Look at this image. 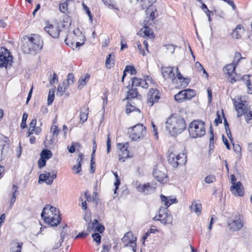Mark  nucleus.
<instances>
[{
  "label": "nucleus",
  "instance_id": "39448f33",
  "mask_svg": "<svg viewBox=\"0 0 252 252\" xmlns=\"http://www.w3.org/2000/svg\"><path fill=\"white\" fill-rule=\"evenodd\" d=\"M189 135L192 138L200 137L205 134V123L200 120H194L189 126Z\"/></svg>",
  "mask_w": 252,
  "mask_h": 252
},
{
  "label": "nucleus",
  "instance_id": "13d9d810",
  "mask_svg": "<svg viewBox=\"0 0 252 252\" xmlns=\"http://www.w3.org/2000/svg\"><path fill=\"white\" fill-rule=\"evenodd\" d=\"M111 245L109 244H105L102 246V250L101 252H109Z\"/></svg>",
  "mask_w": 252,
  "mask_h": 252
},
{
  "label": "nucleus",
  "instance_id": "4468645a",
  "mask_svg": "<svg viewBox=\"0 0 252 252\" xmlns=\"http://www.w3.org/2000/svg\"><path fill=\"white\" fill-rule=\"evenodd\" d=\"M127 148V143L118 144V153L119 157V160L120 161L124 162L126 158L129 157Z\"/></svg>",
  "mask_w": 252,
  "mask_h": 252
},
{
  "label": "nucleus",
  "instance_id": "bb28decb",
  "mask_svg": "<svg viewBox=\"0 0 252 252\" xmlns=\"http://www.w3.org/2000/svg\"><path fill=\"white\" fill-rule=\"evenodd\" d=\"M160 198L161 201L164 202V204L166 206V207H168L170 205L174 203L177 202V199L176 198L169 199L162 194H161Z\"/></svg>",
  "mask_w": 252,
  "mask_h": 252
},
{
  "label": "nucleus",
  "instance_id": "412c9836",
  "mask_svg": "<svg viewBox=\"0 0 252 252\" xmlns=\"http://www.w3.org/2000/svg\"><path fill=\"white\" fill-rule=\"evenodd\" d=\"M83 157V154L81 153L78 156V158H77V159L76 160L77 164L74 165L72 168V169L73 170L75 171V174H79V172L81 170V166H82L81 161L82 160Z\"/></svg>",
  "mask_w": 252,
  "mask_h": 252
},
{
  "label": "nucleus",
  "instance_id": "09e8293b",
  "mask_svg": "<svg viewBox=\"0 0 252 252\" xmlns=\"http://www.w3.org/2000/svg\"><path fill=\"white\" fill-rule=\"evenodd\" d=\"M135 45H136L138 49L139 50V52L140 54L142 55L143 56H146V52L142 49V46L141 43L139 41H136L135 42Z\"/></svg>",
  "mask_w": 252,
  "mask_h": 252
},
{
  "label": "nucleus",
  "instance_id": "de8ad7c7",
  "mask_svg": "<svg viewBox=\"0 0 252 252\" xmlns=\"http://www.w3.org/2000/svg\"><path fill=\"white\" fill-rule=\"evenodd\" d=\"M65 234H66L65 233L63 232V231L61 233V239H62V241L61 242L58 243L55 246H54L53 247V249H58V248H59L61 246L62 243L63 242V238H64V237L65 236Z\"/></svg>",
  "mask_w": 252,
  "mask_h": 252
},
{
  "label": "nucleus",
  "instance_id": "49530a36",
  "mask_svg": "<svg viewBox=\"0 0 252 252\" xmlns=\"http://www.w3.org/2000/svg\"><path fill=\"white\" fill-rule=\"evenodd\" d=\"M164 46L165 47L166 50H168L171 54L174 52L175 49L177 47L174 44H167L164 45Z\"/></svg>",
  "mask_w": 252,
  "mask_h": 252
},
{
  "label": "nucleus",
  "instance_id": "864d4df0",
  "mask_svg": "<svg viewBox=\"0 0 252 252\" xmlns=\"http://www.w3.org/2000/svg\"><path fill=\"white\" fill-rule=\"evenodd\" d=\"M46 163V160L44 158H40L38 161V166L39 168L41 169L42 167L45 166Z\"/></svg>",
  "mask_w": 252,
  "mask_h": 252
},
{
  "label": "nucleus",
  "instance_id": "603ef678",
  "mask_svg": "<svg viewBox=\"0 0 252 252\" xmlns=\"http://www.w3.org/2000/svg\"><path fill=\"white\" fill-rule=\"evenodd\" d=\"M104 230V226L98 223V225H97L95 227V228H94V232H98L100 233H102Z\"/></svg>",
  "mask_w": 252,
  "mask_h": 252
},
{
  "label": "nucleus",
  "instance_id": "423d86ee",
  "mask_svg": "<svg viewBox=\"0 0 252 252\" xmlns=\"http://www.w3.org/2000/svg\"><path fill=\"white\" fill-rule=\"evenodd\" d=\"M187 161V157L184 153L177 154L172 152L168 156V161L174 168L185 164Z\"/></svg>",
  "mask_w": 252,
  "mask_h": 252
},
{
  "label": "nucleus",
  "instance_id": "72a5a7b5",
  "mask_svg": "<svg viewBox=\"0 0 252 252\" xmlns=\"http://www.w3.org/2000/svg\"><path fill=\"white\" fill-rule=\"evenodd\" d=\"M74 76L73 73H70L68 74L67 76V79L66 83V85H67V86L69 87L70 85H72L74 83Z\"/></svg>",
  "mask_w": 252,
  "mask_h": 252
},
{
  "label": "nucleus",
  "instance_id": "f8f14e48",
  "mask_svg": "<svg viewBox=\"0 0 252 252\" xmlns=\"http://www.w3.org/2000/svg\"><path fill=\"white\" fill-rule=\"evenodd\" d=\"M159 98L158 91L156 89H151L147 95V105L152 106L154 103L158 102Z\"/></svg>",
  "mask_w": 252,
  "mask_h": 252
},
{
  "label": "nucleus",
  "instance_id": "e2e57ef3",
  "mask_svg": "<svg viewBox=\"0 0 252 252\" xmlns=\"http://www.w3.org/2000/svg\"><path fill=\"white\" fill-rule=\"evenodd\" d=\"M58 79L57 75L56 74V73H54L53 76L52 78L50 80V83L51 85H52L56 82H58Z\"/></svg>",
  "mask_w": 252,
  "mask_h": 252
},
{
  "label": "nucleus",
  "instance_id": "bf43d9fd",
  "mask_svg": "<svg viewBox=\"0 0 252 252\" xmlns=\"http://www.w3.org/2000/svg\"><path fill=\"white\" fill-rule=\"evenodd\" d=\"M140 87L144 89H147L148 87V84L146 81V79H140Z\"/></svg>",
  "mask_w": 252,
  "mask_h": 252
},
{
  "label": "nucleus",
  "instance_id": "f03ea898",
  "mask_svg": "<svg viewBox=\"0 0 252 252\" xmlns=\"http://www.w3.org/2000/svg\"><path fill=\"white\" fill-rule=\"evenodd\" d=\"M22 49L25 54L35 55L40 51L43 46V41L38 35L25 36L22 40Z\"/></svg>",
  "mask_w": 252,
  "mask_h": 252
},
{
  "label": "nucleus",
  "instance_id": "7ed1b4c3",
  "mask_svg": "<svg viewBox=\"0 0 252 252\" xmlns=\"http://www.w3.org/2000/svg\"><path fill=\"white\" fill-rule=\"evenodd\" d=\"M174 67L168 66L161 68V71L165 79H171L172 83L175 84L176 88H183L187 87L189 83L188 79L184 78L180 72L178 67L175 68L176 73L174 71Z\"/></svg>",
  "mask_w": 252,
  "mask_h": 252
},
{
  "label": "nucleus",
  "instance_id": "dca6fc26",
  "mask_svg": "<svg viewBox=\"0 0 252 252\" xmlns=\"http://www.w3.org/2000/svg\"><path fill=\"white\" fill-rule=\"evenodd\" d=\"M230 189L235 196H242L244 194V188L240 182H237L236 185H232Z\"/></svg>",
  "mask_w": 252,
  "mask_h": 252
},
{
  "label": "nucleus",
  "instance_id": "2eb2a0df",
  "mask_svg": "<svg viewBox=\"0 0 252 252\" xmlns=\"http://www.w3.org/2000/svg\"><path fill=\"white\" fill-rule=\"evenodd\" d=\"M223 72L228 76V79L231 83H233L236 81L234 76V74H235V65L234 63L227 64L224 68H223Z\"/></svg>",
  "mask_w": 252,
  "mask_h": 252
},
{
  "label": "nucleus",
  "instance_id": "393cba45",
  "mask_svg": "<svg viewBox=\"0 0 252 252\" xmlns=\"http://www.w3.org/2000/svg\"><path fill=\"white\" fill-rule=\"evenodd\" d=\"M115 55L113 53L109 54L106 58L105 62L106 67L110 68L114 64Z\"/></svg>",
  "mask_w": 252,
  "mask_h": 252
},
{
  "label": "nucleus",
  "instance_id": "2f4dec72",
  "mask_svg": "<svg viewBox=\"0 0 252 252\" xmlns=\"http://www.w3.org/2000/svg\"><path fill=\"white\" fill-rule=\"evenodd\" d=\"M238 116H239V115H245V118L248 123L249 121L252 120V111H238Z\"/></svg>",
  "mask_w": 252,
  "mask_h": 252
},
{
  "label": "nucleus",
  "instance_id": "20e7f679",
  "mask_svg": "<svg viewBox=\"0 0 252 252\" xmlns=\"http://www.w3.org/2000/svg\"><path fill=\"white\" fill-rule=\"evenodd\" d=\"M41 216L44 222L51 226H57L61 220L59 211L49 205L43 208Z\"/></svg>",
  "mask_w": 252,
  "mask_h": 252
},
{
  "label": "nucleus",
  "instance_id": "5fc2aeb1",
  "mask_svg": "<svg viewBox=\"0 0 252 252\" xmlns=\"http://www.w3.org/2000/svg\"><path fill=\"white\" fill-rule=\"evenodd\" d=\"M137 189H138V191H139L140 192H142V193H144L145 194H146V184H145L144 185H138V186L137 187Z\"/></svg>",
  "mask_w": 252,
  "mask_h": 252
},
{
  "label": "nucleus",
  "instance_id": "c85d7f7f",
  "mask_svg": "<svg viewBox=\"0 0 252 252\" xmlns=\"http://www.w3.org/2000/svg\"><path fill=\"white\" fill-rule=\"evenodd\" d=\"M102 1L104 4L109 8L119 10L117 7V4L113 0H102Z\"/></svg>",
  "mask_w": 252,
  "mask_h": 252
},
{
  "label": "nucleus",
  "instance_id": "6e6552de",
  "mask_svg": "<svg viewBox=\"0 0 252 252\" xmlns=\"http://www.w3.org/2000/svg\"><path fill=\"white\" fill-rule=\"evenodd\" d=\"M167 208H160L158 215L155 216L153 219L155 220H159L164 224H172L173 218L171 215L167 214Z\"/></svg>",
  "mask_w": 252,
  "mask_h": 252
},
{
  "label": "nucleus",
  "instance_id": "37998d69",
  "mask_svg": "<svg viewBox=\"0 0 252 252\" xmlns=\"http://www.w3.org/2000/svg\"><path fill=\"white\" fill-rule=\"evenodd\" d=\"M28 115L26 113H24L22 117V120L21 124V127L22 129L25 128L26 127V121L27 120Z\"/></svg>",
  "mask_w": 252,
  "mask_h": 252
},
{
  "label": "nucleus",
  "instance_id": "ea45409f",
  "mask_svg": "<svg viewBox=\"0 0 252 252\" xmlns=\"http://www.w3.org/2000/svg\"><path fill=\"white\" fill-rule=\"evenodd\" d=\"M146 194L151 193L153 192L154 191H155L156 187L151 186L149 183L146 184Z\"/></svg>",
  "mask_w": 252,
  "mask_h": 252
},
{
  "label": "nucleus",
  "instance_id": "ddd939ff",
  "mask_svg": "<svg viewBox=\"0 0 252 252\" xmlns=\"http://www.w3.org/2000/svg\"><path fill=\"white\" fill-rule=\"evenodd\" d=\"M243 224L239 216L235 217L234 220H229L227 222V226L230 231H239L243 227Z\"/></svg>",
  "mask_w": 252,
  "mask_h": 252
},
{
  "label": "nucleus",
  "instance_id": "0eeeda50",
  "mask_svg": "<svg viewBox=\"0 0 252 252\" xmlns=\"http://www.w3.org/2000/svg\"><path fill=\"white\" fill-rule=\"evenodd\" d=\"M130 137L133 140H137L144 137L146 134V127L141 124H137L131 127Z\"/></svg>",
  "mask_w": 252,
  "mask_h": 252
},
{
  "label": "nucleus",
  "instance_id": "c756f323",
  "mask_svg": "<svg viewBox=\"0 0 252 252\" xmlns=\"http://www.w3.org/2000/svg\"><path fill=\"white\" fill-rule=\"evenodd\" d=\"M52 156V153L51 151L47 149L42 150L40 153V157L45 159H48Z\"/></svg>",
  "mask_w": 252,
  "mask_h": 252
},
{
  "label": "nucleus",
  "instance_id": "a19ab883",
  "mask_svg": "<svg viewBox=\"0 0 252 252\" xmlns=\"http://www.w3.org/2000/svg\"><path fill=\"white\" fill-rule=\"evenodd\" d=\"M59 129L56 126H52L50 128V132L52 133L53 137H57Z\"/></svg>",
  "mask_w": 252,
  "mask_h": 252
},
{
  "label": "nucleus",
  "instance_id": "79ce46f5",
  "mask_svg": "<svg viewBox=\"0 0 252 252\" xmlns=\"http://www.w3.org/2000/svg\"><path fill=\"white\" fill-rule=\"evenodd\" d=\"M88 115V113H87V111H81L80 114V121H82V123H84L87 120Z\"/></svg>",
  "mask_w": 252,
  "mask_h": 252
},
{
  "label": "nucleus",
  "instance_id": "5701e85b",
  "mask_svg": "<svg viewBox=\"0 0 252 252\" xmlns=\"http://www.w3.org/2000/svg\"><path fill=\"white\" fill-rule=\"evenodd\" d=\"M156 1V0H142L141 6L142 9H146V12L148 13V11L152 8L153 4Z\"/></svg>",
  "mask_w": 252,
  "mask_h": 252
},
{
  "label": "nucleus",
  "instance_id": "9b49d317",
  "mask_svg": "<svg viewBox=\"0 0 252 252\" xmlns=\"http://www.w3.org/2000/svg\"><path fill=\"white\" fill-rule=\"evenodd\" d=\"M153 175L154 178L161 183H165L167 181L166 171L163 167L156 166L154 169Z\"/></svg>",
  "mask_w": 252,
  "mask_h": 252
},
{
  "label": "nucleus",
  "instance_id": "cd10ccee",
  "mask_svg": "<svg viewBox=\"0 0 252 252\" xmlns=\"http://www.w3.org/2000/svg\"><path fill=\"white\" fill-rule=\"evenodd\" d=\"M90 75L89 74H87L85 77H81L78 81V89H81L82 88L85 86L87 82H88L90 78Z\"/></svg>",
  "mask_w": 252,
  "mask_h": 252
},
{
  "label": "nucleus",
  "instance_id": "b1692460",
  "mask_svg": "<svg viewBox=\"0 0 252 252\" xmlns=\"http://www.w3.org/2000/svg\"><path fill=\"white\" fill-rule=\"evenodd\" d=\"M243 29L241 25H238L232 32V36L233 38L239 39L241 37Z\"/></svg>",
  "mask_w": 252,
  "mask_h": 252
},
{
  "label": "nucleus",
  "instance_id": "680f3d73",
  "mask_svg": "<svg viewBox=\"0 0 252 252\" xmlns=\"http://www.w3.org/2000/svg\"><path fill=\"white\" fill-rule=\"evenodd\" d=\"M110 135L108 134L107 135V153H109L110 151V148H111V144H110Z\"/></svg>",
  "mask_w": 252,
  "mask_h": 252
},
{
  "label": "nucleus",
  "instance_id": "f3484780",
  "mask_svg": "<svg viewBox=\"0 0 252 252\" xmlns=\"http://www.w3.org/2000/svg\"><path fill=\"white\" fill-rule=\"evenodd\" d=\"M45 31L53 38H58L59 36L60 29L58 26H54L50 25L44 28Z\"/></svg>",
  "mask_w": 252,
  "mask_h": 252
},
{
  "label": "nucleus",
  "instance_id": "7c9ffc66",
  "mask_svg": "<svg viewBox=\"0 0 252 252\" xmlns=\"http://www.w3.org/2000/svg\"><path fill=\"white\" fill-rule=\"evenodd\" d=\"M140 95L138 94L136 88H132L127 92V98H134Z\"/></svg>",
  "mask_w": 252,
  "mask_h": 252
},
{
  "label": "nucleus",
  "instance_id": "4c0bfd02",
  "mask_svg": "<svg viewBox=\"0 0 252 252\" xmlns=\"http://www.w3.org/2000/svg\"><path fill=\"white\" fill-rule=\"evenodd\" d=\"M55 92L54 91H50L49 92L48 96V99H47V103L48 105H50L52 103L54 99V96H55Z\"/></svg>",
  "mask_w": 252,
  "mask_h": 252
},
{
  "label": "nucleus",
  "instance_id": "c03bdc74",
  "mask_svg": "<svg viewBox=\"0 0 252 252\" xmlns=\"http://www.w3.org/2000/svg\"><path fill=\"white\" fill-rule=\"evenodd\" d=\"M125 71H127V72H130L131 75H135L136 73V70L133 66H126Z\"/></svg>",
  "mask_w": 252,
  "mask_h": 252
},
{
  "label": "nucleus",
  "instance_id": "58836bf2",
  "mask_svg": "<svg viewBox=\"0 0 252 252\" xmlns=\"http://www.w3.org/2000/svg\"><path fill=\"white\" fill-rule=\"evenodd\" d=\"M216 181V177L214 175H210L207 176L204 179L205 183L210 184Z\"/></svg>",
  "mask_w": 252,
  "mask_h": 252
},
{
  "label": "nucleus",
  "instance_id": "f257e3e1",
  "mask_svg": "<svg viewBox=\"0 0 252 252\" xmlns=\"http://www.w3.org/2000/svg\"><path fill=\"white\" fill-rule=\"evenodd\" d=\"M185 111H179L171 114L167 119L165 127L169 134L176 137L181 134L187 127L184 115Z\"/></svg>",
  "mask_w": 252,
  "mask_h": 252
},
{
  "label": "nucleus",
  "instance_id": "338daca9",
  "mask_svg": "<svg viewBox=\"0 0 252 252\" xmlns=\"http://www.w3.org/2000/svg\"><path fill=\"white\" fill-rule=\"evenodd\" d=\"M224 2H226L228 4L230 5L232 7L233 10H235L236 9V6L234 3V2L231 0H223Z\"/></svg>",
  "mask_w": 252,
  "mask_h": 252
},
{
  "label": "nucleus",
  "instance_id": "774afa93",
  "mask_svg": "<svg viewBox=\"0 0 252 252\" xmlns=\"http://www.w3.org/2000/svg\"><path fill=\"white\" fill-rule=\"evenodd\" d=\"M16 200V195L14 194V192L12 193V197H11L10 201V207H11L14 203H15Z\"/></svg>",
  "mask_w": 252,
  "mask_h": 252
},
{
  "label": "nucleus",
  "instance_id": "1a4fd4ad",
  "mask_svg": "<svg viewBox=\"0 0 252 252\" xmlns=\"http://www.w3.org/2000/svg\"><path fill=\"white\" fill-rule=\"evenodd\" d=\"M196 95L195 91L192 89H186L180 91L174 95L176 101L182 102L185 100H189Z\"/></svg>",
  "mask_w": 252,
  "mask_h": 252
},
{
  "label": "nucleus",
  "instance_id": "c9c22d12",
  "mask_svg": "<svg viewBox=\"0 0 252 252\" xmlns=\"http://www.w3.org/2000/svg\"><path fill=\"white\" fill-rule=\"evenodd\" d=\"M96 223H97V220L95 219L92 222H89L88 223L86 232L88 233V234H89L92 230L94 231V228L93 225H94Z\"/></svg>",
  "mask_w": 252,
  "mask_h": 252
},
{
  "label": "nucleus",
  "instance_id": "052dcab7",
  "mask_svg": "<svg viewBox=\"0 0 252 252\" xmlns=\"http://www.w3.org/2000/svg\"><path fill=\"white\" fill-rule=\"evenodd\" d=\"M222 141L223 142V143L225 145L226 148L228 150H230V144H229V142L227 140V139L224 137V135H222Z\"/></svg>",
  "mask_w": 252,
  "mask_h": 252
},
{
  "label": "nucleus",
  "instance_id": "e433bc0d",
  "mask_svg": "<svg viewBox=\"0 0 252 252\" xmlns=\"http://www.w3.org/2000/svg\"><path fill=\"white\" fill-rule=\"evenodd\" d=\"M113 173L114 175V176H115V177L116 178V181L114 183V185L115 186V189L114 191V193L115 194H116L117 190L118 189L119 186L120 185V179L119 178V176H118L117 173H114V172H113Z\"/></svg>",
  "mask_w": 252,
  "mask_h": 252
},
{
  "label": "nucleus",
  "instance_id": "473e14b6",
  "mask_svg": "<svg viewBox=\"0 0 252 252\" xmlns=\"http://www.w3.org/2000/svg\"><path fill=\"white\" fill-rule=\"evenodd\" d=\"M50 173L46 172L44 174H41L39 177L38 183H40L41 182H45L46 183L47 181H48L50 179Z\"/></svg>",
  "mask_w": 252,
  "mask_h": 252
},
{
  "label": "nucleus",
  "instance_id": "8fccbe9b",
  "mask_svg": "<svg viewBox=\"0 0 252 252\" xmlns=\"http://www.w3.org/2000/svg\"><path fill=\"white\" fill-rule=\"evenodd\" d=\"M132 86L138 87L140 85V78L133 77L131 78Z\"/></svg>",
  "mask_w": 252,
  "mask_h": 252
},
{
  "label": "nucleus",
  "instance_id": "a878e982",
  "mask_svg": "<svg viewBox=\"0 0 252 252\" xmlns=\"http://www.w3.org/2000/svg\"><path fill=\"white\" fill-rule=\"evenodd\" d=\"M68 87L65 82H63L62 85H59L57 88V95L62 96Z\"/></svg>",
  "mask_w": 252,
  "mask_h": 252
},
{
  "label": "nucleus",
  "instance_id": "3c124183",
  "mask_svg": "<svg viewBox=\"0 0 252 252\" xmlns=\"http://www.w3.org/2000/svg\"><path fill=\"white\" fill-rule=\"evenodd\" d=\"M83 6L84 10L85 11V12H86V13L89 17L90 20L92 21L93 16H92L91 11L89 10V8L84 3H83Z\"/></svg>",
  "mask_w": 252,
  "mask_h": 252
},
{
  "label": "nucleus",
  "instance_id": "4d7b16f0",
  "mask_svg": "<svg viewBox=\"0 0 252 252\" xmlns=\"http://www.w3.org/2000/svg\"><path fill=\"white\" fill-rule=\"evenodd\" d=\"M217 118L215 119L214 121V123L216 126H218L219 124H221L222 123V120L221 119L220 114L219 113V111H217Z\"/></svg>",
  "mask_w": 252,
  "mask_h": 252
},
{
  "label": "nucleus",
  "instance_id": "69168bd1",
  "mask_svg": "<svg viewBox=\"0 0 252 252\" xmlns=\"http://www.w3.org/2000/svg\"><path fill=\"white\" fill-rule=\"evenodd\" d=\"M88 233H87V232H80V233H79L75 237V239H77V238H85L88 235Z\"/></svg>",
  "mask_w": 252,
  "mask_h": 252
},
{
  "label": "nucleus",
  "instance_id": "f704fd0d",
  "mask_svg": "<svg viewBox=\"0 0 252 252\" xmlns=\"http://www.w3.org/2000/svg\"><path fill=\"white\" fill-rule=\"evenodd\" d=\"M69 0H67L66 2H64L63 3H61L59 6V8L60 11L65 13L68 10V4H67V1Z\"/></svg>",
  "mask_w": 252,
  "mask_h": 252
},
{
  "label": "nucleus",
  "instance_id": "4be33fe9",
  "mask_svg": "<svg viewBox=\"0 0 252 252\" xmlns=\"http://www.w3.org/2000/svg\"><path fill=\"white\" fill-rule=\"evenodd\" d=\"M246 104V101H243L240 99H238V101L236 100H234V105L236 110L238 109L241 110H248V109L247 108Z\"/></svg>",
  "mask_w": 252,
  "mask_h": 252
},
{
  "label": "nucleus",
  "instance_id": "aec40b11",
  "mask_svg": "<svg viewBox=\"0 0 252 252\" xmlns=\"http://www.w3.org/2000/svg\"><path fill=\"white\" fill-rule=\"evenodd\" d=\"M23 243H18L13 241L10 243V251L11 252H21V250L23 246Z\"/></svg>",
  "mask_w": 252,
  "mask_h": 252
},
{
  "label": "nucleus",
  "instance_id": "a211bd4d",
  "mask_svg": "<svg viewBox=\"0 0 252 252\" xmlns=\"http://www.w3.org/2000/svg\"><path fill=\"white\" fill-rule=\"evenodd\" d=\"M136 241V238L134 237L131 232L126 233L122 238V242L124 244L125 247H127L128 244H133Z\"/></svg>",
  "mask_w": 252,
  "mask_h": 252
},
{
  "label": "nucleus",
  "instance_id": "a18cd8bd",
  "mask_svg": "<svg viewBox=\"0 0 252 252\" xmlns=\"http://www.w3.org/2000/svg\"><path fill=\"white\" fill-rule=\"evenodd\" d=\"M93 240L94 241H95L97 244H99L101 243V236L100 235L97 233H94L92 234V235Z\"/></svg>",
  "mask_w": 252,
  "mask_h": 252
},
{
  "label": "nucleus",
  "instance_id": "9d476101",
  "mask_svg": "<svg viewBox=\"0 0 252 252\" xmlns=\"http://www.w3.org/2000/svg\"><path fill=\"white\" fill-rule=\"evenodd\" d=\"M0 53V67H4L7 68L11 66L12 56L10 55L8 50L5 48L1 49Z\"/></svg>",
  "mask_w": 252,
  "mask_h": 252
},
{
  "label": "nucleus",
  "instance_id": "6ab92c4d",
  "mask_svg": "<svg viewBox=\"0 0 252 252\" xmlns=\"http://www.w3.org/2000/svg\"><path fill=\"white\" fill-rule=\"evenodd\" d=\"M190 210L199 215L201 213L202 207L201 204L197 201H193L190 206Z\"/></svg>",
  "mask_w": 252,
  "mask_h": 252
},
{
  "label": "nucleus",
  "instance_id": "0e129e2a",
  "mask_svg": "<svg viewBox=\"0 0 252 252\" xmlns=\"http://www.w3.org/2000/svg\"><path fill=\"white\" fill-rule=\"evenodd\" d=\"M93 158V157H92V159L91 160L90 172L91 173H94L95 170V166H94V161Z\"/></svg>",
  "mask_w": 252,
  "mask_h": 252
},
{
  "label": "nucleus",
  "instance_id": "6e6d98bb",
  "mask_svg": "<svg viewBox=\"0 0 252 252\" xmlns=\"http://www.w3.org/2000/svg\"><path fill=\"white\" fill-rule=\"evenodd\" d=\"M57 177V174L55 172H53L52 174H50V179L48 181H46V184L47 185H51L53 183V181L54 179H56Z\"/></svg>",
  "mask_w": 252,
  "mask_h": 252
}]
</instances>
